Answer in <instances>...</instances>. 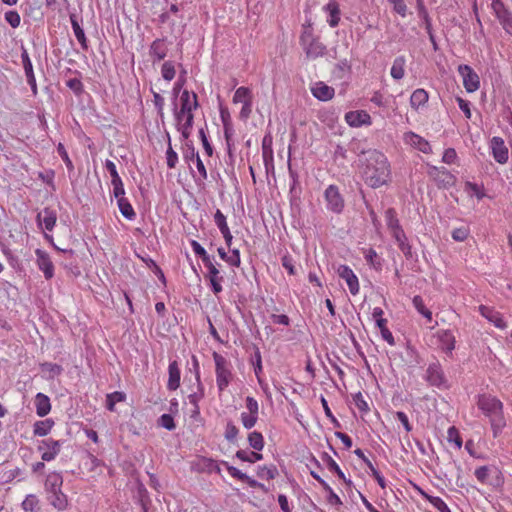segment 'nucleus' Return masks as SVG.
I'll return each mask as SVG.
<instances>
[{
  "label": "nucleus",
  "instance_id": "1",
  "mask_svg": "<svg viewBox=\"0 0 512 512\" xmlns=\"http://www.w3.org/2000/svg\"><path fill=\"white\" fill-rule=\"evenodd\" d=\"M360 162L362 163V176L368 186L378 188L390 181V164L384 153L376 149H369L363 152Z\"/></svg>",
  "mask_w": 512,
  "mask_h": 512
},
{
  "label": "nucleus",
  "instance_id": "2",
  "mask_svg": "<svg viewBox=\"0 0 512 512\" xmlns=\"http://www.w3.org/2000/svg\"><path fill=\"white\" fill-rule=\"evenodd\" d=\"M198 98L194 92L183 90L179 105L174 103L173 115L178 132L184 139H188L192 133L194 123V111L198 108Z\"/></svg>",
  "mask_w": 512,
  "mask_h": 512
},
{
  "label": "nucleus",
  "instance_id": "3",
  "mask_svg": "<svg viewBox=\"0 0 512 512\" xmlns=\"http://www.w3.org/2000/svg\"><path fill=\"white\" fill-rule=\"evenodd\" d=\"M477 405L490 418L495 434L504 428L503 404L499 399L489 394H483L478 397Z\"/></svg>",
  "mask_w": 512,
  "mask_h": 512
},
{
  "label": "nucleus",
  "instance_id": "4",
  "mask_svg": "<svg viewBox=\"0 0 512 512\" xmlns=\"http://www.w3.org/2000/svg\"><path fill=\"white\" fill-rule=\"evenodd\" d=\"M213 360L215 363L217 388L220 392H222L229 386L230 382L232 381V365L225 357L217 352L213 353Z\"/></svg>",
  "mask_w": 512,
  "mask_h": 512
},
{
  "label": "nucleus",
  "instance_id": "5",
  "mask_svg": "<svg viewBox=\"0 0 512 512\" xmlns=\"http://www.w3.org/2000/svg\"><path fill=\"white\" fill-rule=\"evenodd\" d=\"M300 41L307 57L317 58L325 54L326 47L318 39L314 38L311 30H304Z\"/></svg>",
  "mask_w": 512,
  "mask_h": 512
},
{
  "label": "nucleus",
  "instance_id": "6",
  "mask_svg": "<svg viewBox=\"0 0 512 512\" xmlns=\"http://www.w3.org/2000/svg\"><path fill=\"white\" fill-rule=\"evenodd\" d=\"M246 411H243L240 415V420L244 428L247 430L252 429L257 421L259 415V404L253 397H246Z\"/></svg>",
  "mask_w": 512,
  "mask_h": 512
},
{
  "label": "nucleus",
  "instance_id": "7",
  "mask_svg": "<svg viewBox=\"0 0 512 512\" xmlns=\"http://www.w3.org/2000/svg\"><path fill=\"white\" fill-rule=\"evenodd\" d=\"M324 198L326 201V208L336 214H340L344 209V200L335 185H329L325 192Z\"/></svg>",
  "mask_w": 512,
  "mask_h": 512
},
{
  "label": "nucleus",
  "instance_id": "8",
  "mask_svg": "<svg viewBox=\"0 0 512 512\" xmlns=\"http://www.w3.org/2000/svg\"><path fill=\"white\" fill-rule=\"evenodd\" d=\"M458 73L462 77L463 86L468 93L477 91L480 87V79L477 73L466 64L458 66Z\"/></svg>",
  "mask_w": 512,
  "mask_h": 512
},
{
  "label": "nucleus",
  "instance_id": "9",
  "mask_svg": "<svg viewBox=\"0 0 512 512\" xmlns=\"http://www.w3.org/2000/svg\"><path fill=\"white\" fill-rule=\"evenodd\" d=\"M489 149L494 160L504 165L508 162L509 159V150L506 146L504 140L499 136H494L489 141Z\"/></svg>",
  "mask_w": 512,
  "mask_h": 512
},
{
  "label": "nucleus",
  "instance_id": "10",
  "mask_svg": "<svg viewBox=\"0 0 512 512\" xmlns=\"http://www.w3.org/2000/svg\"><path fill=\"white\" fill-rule=\"evenodd\" d=\"M402 140L405 145L422 152L424 154L432 153L430 143L422 136L414 133L413 131H407L403 134Z\"/></svg>",
  "mask_w": 512,
  "mask_h": 512
},
{
  "label": "nucleus",
  "instance_id": "11",
  "mask_svg": "<svg viewBox=\"0 0 512 512\" xmlns=\"http://www.w3.org/2000/svg\"><path fill=\"white\" fill-rule=\"evenodd\" d=\"M62 442L52 438L44 439L39 442L38 450L42 453L43 461L50 462L60 453Z\"/></svg>",
  "mask_w": 512,
  "mask_h": 512
},
{
  "label": "nucleus",
  "instance_id": "12",
  "mask_svg": "<svg viewBox=\"0 0 512 512\" xmlns=\"http://www.w3.org/2000/svg\"><path fill=\"white\" fill-rule=\"evenodd\" d=\"M427 381L440 389L449 387L448 380L446 379L439 364L433 363L427 368Z\"/></svg>",
  "mask_w": 512,
  "mask_h": 512
},
{
  "label": "nucleus",
  "instance_id": "13",
  "mask_svg": "<svg viewBox=\"0 0 512 512\" xmlns=\"http://www.w3.org/2000/svg\"><path fill=\"white\" fill-rule=\"evenodd\" d=\"M338 276L345 280L352 295L359 292V281L353 270L347 265H339L336 270Z\"/></svg>",
  "mask_w": 512,
  "mask_h": 512
},
{
  "label": "nucleus",
  "instance_id": "14",
  "mask_svg": "<svg viewBox=\"0 0 512 512\" xmlns=\"http://www.w3.org/2000/svg\"><path fill=\"white\" fill-rule=\"evenodd\" d=\"M344 118L346 123L353 128L370 126L372 123L371 116L365 110L349 111Z\"/></svg>",
  "mask_w": 512,
  "mask_h": 512
},
{
  "label": "nucleus",
  "instance_id": "15",
  "mask_svg": "<svg viewBox=\"0 0 512 512\" xmlns=\"http://www.w3.org/2000/svg\"><path fill=\"white\" fill-rule=\"evenodd\" d=\"M36 255V264L39 270H41L44 274V277L49 280L53 278L54 276V265L53 262L48 255L47 252H45L42 249H36L35 250Z\"/></svg>",
  "mask_w": 512,
  "mask_h": 512
},
{
  "label": "nucleus",
  "instance_id": "16",
  "mask_svg": "<svg viewBox=\"0 0 512 512\" xmlns=\"http://www.w3.org/2000/svg\"><path fill=\"white\" fill-rule=\"evenodd\" d=\"M218 265L219 264L214 263V261L204 265L207 269V278L210 282L211 289L216 295L222 292V282L224 280L223 276L220 275Z\"/></svg>",
  "mask_w": 512,
  "mask_h": 512
},
{
  "label": "nucleus",
  "instance_id": "17",
  "mask_svg": "<svg viewBox=\"0 0 512 512\" xmlns=\"http://www.w3.org/2000/svg\"><path fill=\"white\" fill-rule=\"evenodd\" d=\"M57 221V213L55 210L46 207L40 211L36 216V222L39 228L51 232Z\"/></svg>",
  "mask_w": 512,
  "mask_h": 512
},
{
  "label": "nucleus",
  "instance_id": "18",
  "mask_svg": "<svg viewBox=\"0 0 512 512\" xmlns=\"http://www.w3.org/2000/svg\"><path fill=\"white\" fill-rule=\"evenodd\" d=\"M435 344L443 351L451 353L455 348V337L450 330H439L434 335Z\"/></svg>",
  "mask_w": 512,
  "mask_h": 512
},
{
  "label": "nucleus",
  "instance_id": "19",
  "mask_svg": "<svg viewBox=\"0 0 512 512\" xmlns=\"http://www.w3.org/2000/svg\"><path fill=\"white\" fill-rule=\"evenodd\" d=\"M168 53V43L164 38L155 39L149 47V55L153 62L163 60Z\"/></svg>",
  "mask_w": 512,
  "mask_h": 512
},
{
  "label": "nucleus",
  "instance_id": "20",
  "mask_svg": "<svg viewBox=\"0 0 512 512\" xmlns=\"http://www.w3.org/2000/svg\"><path fill=\"white\" fill-rule=\"evenodd\" d=\"M311 93L320 101H328L334 97L335 90L324 82L318 81L311 86Z\"/></svg>",
  "mask_w": 512,
  "mask_h": 512
},
{
  "label": "nucleus",
  "instance_id": "21",
  "mask_svg": "<svg viewBox=\"0 0 512 512\" xmlns=\"http://www.w3.org/2000/svg\"><path fill=\"white\" fill-rule=\"evenodd\" d=\"M193 467L199 472L206 473H220L219 463L211 458L199 457L194 463Z\"/></svg>",
  "mask_w": 512,
  "mask_h": 512
},
{
  "label": "nucleus",
  "instance_id": "22",
  "mask_svg": "<svg viewBox=\"0 0 512 512\" xmlns=\"http://www.w3.org/2000/svg\"><path fill=\"white\" fill-rule=\"evenodd\" d=\"M181 372L177 361L170 362L168 366V382L167 388L171 391H175L180 386Z\"/></svg>",
  "mask_w": 512,
  "mask_h": 512
},
{
  "label": "nucleus",
  "instance_id": "23",
  "mask_svg": "<svg viewBox=\"0 0 512 512\" xmlns=\"http://www.w3.org/2000/svg\"><path fill=\"white\" fill-rule=\"evenodd\" d=\"M196 381H197L198 391L194 392L188 396L189 403L193 406L192 416L199 415V413H200L199 401L204 397V387L201 383L200 373L198 370L196 372Z\"/></svg>",
  "mask_w": 512,
  "mask_h": 512
},
{
  "label": "nucleus",
  "instance_id": "24",
  "mask_svg": "<svg viewBox=\"0 0 512 512\" xmlns=\"http://www.w3.org/2000/svg\"><path fill=\"white\" fill-rule=\"evenodd\" d=\"M323 10L328 14L327 22L331 27H336L340 21V9L336 0H329L323 7Z\"/></svg>",
  "mask_w": 512,
  "mask_h": 512
},
{
  "label": "nucleus",
  "instance_id": "25",
  "mask_svg": "<svg viewBox=\"0 0 512 512\" xmlns=\"http://www.w3.org/2000/svg\"><path fill=\"white\" fill-rule=\"evenodd\" d=\"M36 413L39 417H44L49 414L51 410L50 399L43 393H37L35 397Z\"/></svg>",
  "mask_w": 512,
  "mask_h": 512
},
{
  "label": "nucleus",
  "instance_id": "26",
  "mask_svg": "<svg viewBox=\"0 0 512 512\" xmlns=\"http://www.w3.org/2000/svg\"><path fill=\"white\" fill-rule=\"evenodd\" d=\"M479 309L481 314L490 322H492L496 327L504 328L506 326V323L499 312L494 311L493 309L486 306H480Z\"/></svg>",
  "mask_w": 512,
  "mask_h": 512
},
{
  "label": "nucleus",
  "instance_id": "27",
  "mask_svg": "<svg viewBox=\"0 0 512 512\" xmlns=\"http://www.w3.org/2000/svg\"><path fill=\"white\" fill-rule=\"evenodd\" d=\"M47 498L49 503L58 511H64L68 506L67 497L61 490L48 493Z\"/></svg>",
  "mask_w": 512,
  "mask_h": 512
},
{
  "label": "nucleus",
  "instance_id": "28",
  "mask_svg": "<svg viewBox=\"0 0 512 512\" xmlns=\"http://www.w3.org/2000/svg\"><path fill=\"white\" fill-rule=\"evenodd\" d=\"M63 484V478L58 472H51L47 475L45 489L47 493L60 491Z\"/></svg>",
  "mask_w": 512,
  "mask_h": 512
},
{
  "label": "nucleus",
  "instance_id": "29",
  "mask_svg": "<svg viewBox=\"0 0 512 512\" xmlns=\"http://www.w3.org/2000/svg\"><path fill=\"white\" fill-rule=\"evenodd\" d=\"M406 58L404 56H398L394 59L390 74L395 80H401L405 75Z\"/></svg>",
  "mask_w": 512,
  "mask_h": 512
},
{
  "label": "nucleus",
  "instance_id": "30",
  "mask_svg": "<svg viewBox=\"0 0 512 512\" xmlns=\"http://www.w3.org/2000/svg\"><path fill=\"white\" fill-rule=\"evenodd\" d=\"M428 98V93L424 89H416L410 97L411 107L418 110L427 103Z\"/></svg>",
  "mask_w": 512,
  "mask_h": 512
},
{
  "label": "nucleus",
  "instance_id": "31",
  "mask_svg": "<svg viewBox=\"0 0 512 512\" xmlns=\"http://www.w3.org/2000/svg\"><path fill=\"white\" fill-rule=\"evenodd\" d=\"M70 20H71L73 32H74V35H75L77 41L79 42L81 47L86 50L88 48V44H87V39H86L84 30L81 28L77 19L74 16H71Z\"/></svg>",
  "mask_w": 512,
  "mask_h": 512
},
{
  "label": "nucleus",
  "instance_id": "32",
  "mask_svg": "<svg viewBox=\"0 0 512 512\" xmlns=\"http://www.w3.org/2000/svg\"><path fill=\"white\" fill-rule=\"evenodd\" d=\"M126 394L122 391H115L106 395V408L109 411H115V404L124 402Z\"/></svg>",
  "mask_w": 512,
  "mask_h": 512
},
{
  "label": "nucleus",
  "instance_id": "33",
  "mask_svg": "<svg viewBox=\"0 0 512 512\" xmlns=\"http://www.w3.org/2000/svg\"><path fill=\"white\" fill-rule=\"evenodd\" d=\"M236 457L244 462L255 463L262 460L263 455L259 451L238 450Z\"/></svg>",
  "mask_w": 512,
  "mask_h": 512
},
{
  "label": "nucleus",
  "instance_id": "34",
  "mask_svg": "<svg viewBox=\"0 0 512 512\" xmlns=\"http://www.w3.org/2000/svg\"><path fill=\"white\" fill-rule=\"evenodd\" d=\"M252 101V93L247 87H239L233 96V103L246 104Z\"/></svg>",
  "mask_w": 512,
  "mask_h": 512
},
{
  "label": "nucleus",
  "instance_id": "35",
  "mask_svg": "<svg viewBox=\"0 0 512 512\" xmlns=\"http://www.w3.org/2000/svg\"><path fill=\"white\" fill-rule=\"evenodd\" d=\"M53 421L50 419L37 421L34 424L33 432L36 436H46L50 433L52 427H53Z\"/></svg>",
  "mask_w": 512,
  "mask_h": 512
},
{
  "label": "nucleus",
  "instance_id": "36",
  "mask_svg": "<svg viewBox=\"0 0 512 512\" xmlns=\"http://www.w3.org/2000/svg\"><path fill=\"white\" fill-rule=\"evenodd\" d=\"M278 474L277 468L274 465L258 466L257 475L263 480H272Z\"/></svg>",
  "mask_w": 512,
  "mask_h": 512
},
{
  "label": "nucleus",
  "instance_id": "37",
  "mask_svg": "<svg viewBox=\"0 0 512 512\" xmlns=\"http://www.w3.org/2000/svg\"><path fill=\"white\" fill-rule=\"evenodd\" d=\"M22 508L25 512H38L40 510L39 499L34 494H29L22 502Z\"/></svg>",
  "mask_w": 512,
  "mask_h": 512
},
{
  "label": "nucleus",
  "instance_id": "38",
  "mask_svg": "<svg viewBox=\"0 0 512 512\" xmlns=\"http://www.w3.org/2000/svg\"><path fill=\"white\" fill-rule=\"evenodd\" d=\"M117 204L121 214L128 220H133L136 216L135 211L129 201L124 198L117 200Z\"/></svg>",
  "mask_w": 512,
  "mask_h": 512
},
{
  "label": "nucleus",
  "instance_id": "39",
  "mask_svg": "<svg viewBox=\"0 0 512 512\" xmlns=\"http://www.w3.org/2000/svg\"><path fill=\"white\" fill-rule=\"evenodd\" d=\"M464 190L468 195L475 196L479 200L483 199L486 196L484 189L481 185H478L470 181L465 183Z\"/></svg>",
  "mask_w": 512,
  "mask_h": 512
},
{
  "label": "nucleus",
  "instance_id": "40",
  "mask_svg": "<svg viewBox=\"0 0 512 512\" xmlns=\"http://www.w3.org/2000/svg\"><path fill=\"white\" fill-rule=\"evenodd\" d=\"M249 445L256 451H261L264 447V438L260 432L253 431L248 435Z\"/></svg>",
  "mask_w": 512,
  "mask_h": 512
},
{
  "label": "nucleus",
  "instance_id": "41",
  "mask_svg": "<svg viewBox=\"0 0 512 512\" xmlns=\"http://www.w3.org/2000/svg\"><path fill=\"white\" fill-rule=\"evenodd\" d=\"M412 302H413V306L415 307V309L421 315H423L428 321L432 320V312L426 308L422 297H420L418 295L414 296Z\"/></svg>",
  "mask_w": 512,
  "mask_h": 512
},
{
  "label": "nucleus",
  "instance_id": "42",
  "mask_svg": "<svg viewBox=\"0 0 512 512\" xmlns=\"http://www.w3.org/2000/svg\"><path fill=\"white\" fill-rule=\"evenodd\" d=\"M161 75H162L163 79L167 82H170L174 79V77L176 75V69H175V65L172 61H165L162 64Z\"/></svg>",
  "mask_w": 512,
  "mask_h": 512
},
{
  "label": "nucleus",
  "instance_id": "43",
  "mask_svg": "<svg viewBox=\"0 0 512 512\" xmlns=\"http://www.w3.org/2000/svg\"><path fill=\"white\" fill-rule=\"evenodd\" d=\"M41 370L47 374L48 378H54L60 375L63 369L58 364L46 362L41 364Z\"/></svg>",
  "mask_w": 512,
  "mask_h": 512
},
{
  "label": "nucleus",
  "instance_id": "44",
  "mask_svg": "<svg viewBox=\"0 0 512 512\" xmlns=\"http://www.w3.org/2000/svg\"><path fill=\"white\" fill-rule=\"evenodd\" d=\"M191 248L193 252L202 259L204 265L213 261V259L207 254L206 250L197 241H191Z\"/></svg>",
  "mask_w": 512,
  "mask_h": 512
},
{
  "label": "nucleus",
  "instance_id": "45",
  "mask_svg": "<svg viewBox=\"0 0 512 512\" xmlns=\"http://www.w3.org/2000/svg\"><path fill=\"white\" fill-rule=\"evenodd\" d=\"M491 9L493 10L498 20L502 19L510 13V11L506 8L501 0H492Z\"/></svg>",
  "mask_w": 512,
  "mask_h": 512
},
{
  "label": "nucleus",
  "instance_id": "46",
  "mask_svg": "<svg viewBox=\"0 0 512 512\" xmlns=\"http://www.w3.org/2000/svg\"><path fill=\"white\" fill-rule=\"evenodd\" d=\"M391 232H392L393 237L397 241L399 248L403 252H406L409 249V246L406 243V236H405L403 230L401 229V227L392 229Z\"/></svg>",
  "mask_w": 512,
  "mask_h": 512
},
{
  "label": "nucleus",
  "instance_id": "47",
  "mask_svg": "<svg viewBox=\"0 0 512 512\" xmlns=\"http://www.w3.org/2000/svg\"><path fill=\"white\" fill-rule=\"evenodd\" d=\"M447 440L448 442L453 443L457 449H461L462 439L456 427L452 426L448 428Z\"/></svg>",
  "mask_w": 512,
  "mask_h": 512
},
{
  "label": "nucleus",
  "instance_id": "48",
  "mask_svg": "<svg viewBox=\"0 0 512 512\" xmlns=\"http://www.w3.org/2000/svg\"><path fill=\"white\" fill-rule=\"evenodd\" d=\"M222 463L226 466L229 474L232 477H234V478H236L238 480H241V481L248 482L250 485H254L255 484L254 481H250V478L245 473H243L239 469H237L236 467L228 465L227 462H222Z\"/></svg>",
  "mask_w": 512,
  "mask_h": 512
},
{
  "label": "nucleus",
  "instance_id": "49",
  "mask_svg": "<svg viewBox=\"0 0 512 512\" xmlns=\"http://www.w3.org/2000/svg\"><path fill=\"white\" fill-rule=\"evenodd\" d=\"M431 505L436 508L439 512H451L444 500L438 496L425 495Z\"/></svg>",
  "mask_w": 512,
  "mask_h": 512
},
{
  "label": "nucleus",
  "instance_id": "50",
  "mask_svg": "<svg viewBox=\"0 0 512 512\" xmlns=\"http://www.w3.org/2000/svg\"><path fill=\"white\" fill-rule=\"evenodd\" d=\"M385 220L390 230L400 227L399 221L394 209L390 208L385 212Z\"/></svg>",
  "mask_w": 512,
  "mask_h": 512
},
{
  "label": "nucleus",
  "instance_id": "51",
  "mask_svg": "<svg viewBox=\"0 0 512 512\" xmlns=\"http://www.w3.org/2000/svg\"><path fill=\"white\" fill-rule=\"evenodd\" d=\"M191 153H192V157L195 158L196 168L199 173V180H201V181L206 180L207 179V171H206L203 161L201 160L199 154L195 153L194 150H192Z\"/></svg>",
  "mask_w": 512,
  "mask_h": 512
},
{
  "label": "nucleus",
  "instance_id": "52",
  "mask_svg": "<svg viewBox=\"0 0 512 512\" xmlns=\"http://www.w3.org/2000/svg\"><path fill=\"white\" fill-rule=\"evenodd\" d=\"M383 314L384 312L380 307H375L372 311V317L379 329L387 326V320L383 317Z\"/></svg>",
  "mask_w": 512,
  "mask_h": 512
},
{
  "label": "nucleus",
  "instance_id": "53",
  "mask_svg": "<svg viewBox=\"0 0 512 512\" xmlns=\"http://www.w3.org/2000/svg\"><path fill=\"white\" fill-rule=\"evenodd\" d=\"M323 489L329 494L328 502L334 506L342 505V501L340 497L333 491L328 483H323Z\"/></svg>",
  "mask_w": 512,
  "mask_h": 512
},
{
  "label": "nucleus",
  "instance_id": "54",
  "mask_svg": "<svg viewBox=\"0 0 512 512\" xmlns=\"http://www.w3.org/2000/svg\"><path fill=\"white\" fill-rule=\"evenodd\" d=\"M474 475L480 483L485 484L487 483L488 477L490 475V467L480 466L475 470Z\"/></svg>",
  "mask_w": 512,
  "mask_h": 512
},
{
  "label": "nucleus",
  "instance_id": "55",
  "mask_svg": "<svg viewBox=\"0 0 512 512\" xmlns=\"http://www.w3.org/2000/svg\"><path fill=\"white\" fill-rule=\"evenodd\" d=\"M113 187V194L117 200L124 199L125 189L121 179L111 181Z\"/></svg>",
  "mask_w": 512,
  "mask_h": 512
},
{
  "label": "nucleus",
  "instance_id": "56",
  "mask_svg": "<svg viewBox=\"0 0 512 512\" xmlns=\"http://www.w3.org/2000/svg\"><path fill=\"white\" fill-rule=\"evenodd\" d=\"M5 20L11 27L17 28L20 25L21 18L17 11L11 10L5 13Z\"/></svg>",
  "mask_w": 512,
  "mask_h": 512
},
{
  "label": "nucleus",
  "instance_id": "57",
  "mask_svg": "<svg viewBox=\"0 0 512 512\" xmlns=\"http://www.w3.org/2000/svg\"><path fill=\"white\" fill-rule=\"evenodd\" d=\"M451 235L455 241L462 242L467 239V237L469 235V229L467 227L455 228V229H453Z\"/></svg>",
  "mask_w": 512,
  "mask_h": 512
},
{
  "label": "nucleus",
  "instance_id": "58",
  "mask_svg": "<svg viewBox=\"0 0 512 512\" xmlns=\"http://www.w3.org/2000/svg\"><path fill=\"white\" fill-rule=\"evenodd\" d=\"M166 162L167 166L169 168H174L178 162V155L177 153L172 149L171 145L169 144V147L166 151Z\"/></svg>",
  "mask_w": 512,
  "mask_h": 512
},
{
  "label": "nucleus",
  "instance_id": "59",
  "mask_svg": "<svg viewBox=\"0 0 512 512\" xmlns=\"http://www.w3.org/2000/svg\"><path fill=\"white\" fill-rule=\"evenodd\" d=\"M388 2L393 5V9L397 14L402 17L406 16L407 6L403 0H388Z\"/></svg>",
  "mask_w": 512,
  "mask_h": 512
},
{
  "label": "nucleus",
  "instance_id": "60",
  "mask_svg": "<svg viewBox=\"0 0 512 512\" xmlns=\"http://www.w3.org/2000/svg\"><path fill=\"white\" fill-rule=\"evenodd\" d=\"M230 249L231 254L228 255L227 263L234 267H239L241 264L240 252L238 249Z\"/></svg>",
  "mask_w": 512,
  "mask_h": 512
},
{
  "label": "nucleus",
  "instance_id": "61",
  "mask_svg": "<svg viewBox=\"0 0 512 512\" xmlns=\"http://www.w3.org/2000/svg\"><path fill=\"white\" fill-rule=\"evenodd\" d=\"M238 428L231 422L227 423L225 428V438L226 440L232 442L237 438Z\"/></svg>",
  "mask_w": 512,
  "mask_h": 512
},
{
  "label": "nucleus",
  "instance_id": "62",
  "mask_svg": "<svg viewBox=\"0 0 512 512\" xmlns=\"http://www.w3.org/2000/svg\"><path fill=\"white\" fill-rule=\"evenodd\" d=\"M457 153L454 148H447L442 156V161L445 164H453L457 160Z\"/></svg>",
  "mask_w": 512,
  "mask_h": 512
},
{
  "label": "nucleus",
  "instance_id": "63",
  "mask_svg": "<svg viewBox=\"0 0 512 512\" xmlns=\"http://www.w3.org/2000/svg\"><path fill=\"white\" fill-rule=\"evenodd\" d=\"M159 424L167 430H173L175 428L174 419L170 414H163L159 419Z\"/></svg>",
  "mask_w": 512,
  "mask_h": 512
},
{
  "label": "nucleus",
  "instance_id": "64",
  "mask_svg": "<svg viewBox=\"0 0 512 512\" xmlns=\"http://www.w3.org/2000/svg\"><path fill=\"white\" fill-rule=\"evenodd\" d=\"M214 222L220 231L228 228L226 217L219 209L214 214Z\"/></svg>",
  "mask_w": 512,
  "mask_h": 512
}]
</instances>
